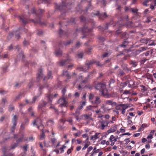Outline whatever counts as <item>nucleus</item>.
<instances>
[{
  "instance_id": "8",
  "label": "nucleus",
  "mask_w": 156,
  "mask_h": 156,
  "mask_svg": "<svg viewBox=\"0 0 156 156\" xmlns=\"http://www.w3.org/2000/svg\"><path fill=\"white\" fill-rule=\"evenodd\" d=\"M67 98H60L58 101V103H59L60 102L62 101H63V102H62V103L60 104L59 105V107H67V104L68 103L67 101H66V99Z\"/></svg>"
},
{
  "instance_id": "50",
  "label": "nucleus",
  "mask_w": 156,
  "mask_h": 156,
  "mask_svg": "<svg viewBox=\"0 0 156 156\" xmlns=\"http://www.w3.org/2000/svg\"><path fill=\"white\" fill-rule=\"evenodd\" d=\"M84 117L86 119H90V120H93L92 118H91L90 116L89 115H84Z\"/></svg>"
},
{
  "instance_id": "47",
  "label": "nucleus",
  "mask_w": 156,
  "mask_h": 156,
  "mask_svg": "<svg viewBox=\"0 0 156 156\" xmlns=\"http://www.w3.org/2000/svg\"><path fill=\"white\" fill-rule=\"evenodd\" d=\"M73 150V147L72 146L71 148L69 149H68L67 151V153L68 155H69V154H70L72 151Z\"/></svg>"
},
{
  "instance_id": "56",
  "label": "nucleus",
  "mask_w": 156,
  "mask_h": 156,
  "mask_svg": "<svg viewBox=\"0 0 156 156\" xmlns=\"http://www.w3.org/2000/svg\"><path fill=\"white\" fill-rule=\"evenodd\" d=\"M51 141L52 145L53 146L55 143L56 142V140L55 138H52L51 139Z\"/></svg>"
},
{
  "instance_id": "57",
  "label": "nucleus",
  "mask_w": 156,
  "mask_h": 156,
  "mask_svg": "<svg viewBox=\"0 0 156 156\" xmlns=\"http://www.w3.org/2000/svg\"><path fill=\"white\" fill-rule=\"evenodd\" d=\"M83 53H80L77 55L78 58H82L83 56Z\"/></svg>"
},
{
  "instance_id": "37",
  "label": "nucleus",
  "mask_w": 156,
  "mask_h": 156,
  "mask_svg": "<svg viewBox=\"0 0 156 156\" xmlns=\"http://www.w3.org/2000/svg\"><path fill=\"white\" fill-rule=\"evenodd\" d=\"M75 20V18H71L68 21V23L75 24L76 23Z\"/></svg>"
},
{
  "instance_id": "32",
  "label": "nucleus",
  "mask_w": 156,
  "mask_h": 156,
  "mask_svg": "<svg viewBox=\"0 0 156 156\" xmlns=\"http://www.w3.org/2000/svg\"><path fill=\"white\" fill-rule=\"evenodd\" d=\"M101 109H103V111H102L101 112L102 113H104L106 112V111H109L110 110V109H108L106 107H105L104 105H103L101 107Z\"/></svg>"
},
{
  "instance_id": "36",
  "label": "nucleus",
  "mask_w": 156,
  "mask_h": 156,
  "mask_svg": "<svg viewBox=\"0 0 156 156\" xmlns=\"http://www.w3.org/2000/svg\"><path fill=\"white\" fill-rule=\"evenodd\" d=\"M86 105V102L83 101L82 102L81 104L80 105V106H79L77 108V109L79 110H81L82 109L83 106H84Z\"/></svg>"
},
{
  "instance_id": "5",
  "label": "nucleus",
  "mask_w": 156,
  "mask_h": 156,
  "mask_svg": "<svg viewBox=\"0 0 156 156\" xmlns=\"http://www.w3.org/2000/svg\"><path fill=\"white\" fill-rule=\"evenodd\" d=\"M18 119L16 115H15L12 120V125L11 126L10 129V131L11 133H13L14 132L16 126L17 124Z\"/></svg>"
},
{
  "instance_id": "13",
  "label": "nucleus",
  "mask_w": 156,
  "mask_h": 156,
  "mask_svg": "<svg viewBox=\"0 0 156 156\" xmlns=\"http://www.w3.org/2000/svg\"><path fill=\"white\" fill-rule=\"evenodd\" d=\"M58 34L59 35V36L60 37H62L64 35H65L66 36H68L69 33L68 32V31H67L66 32H64L62 30L60 29L59 30V32H58Z\"/></svg>"
},
{
  "instance_id": "30",
  "label": "nucleus",
  "mask_w": 156,
  "mask_h": 156,
  "mask_svg": "<svg viewBox=\"0 0 156 156\" xmlns=\"http://www.w3.org/2000/svg\"><path fill=\"white\" fill-rule=\"evenodd\" d=\"M32 108L30 107L28 109V111L30 113L31 116L35 117V116L34 115L35 112L32 110Z\"/></svg>"
},
{
  "instance_id": "52",
  "label": "nucleus",
  "mask_w": 156,
  "mask_h": 156,
  "mask_svg": "<svg viewBox=\"0 0 156 156\" xmlns=\"http://www.w3.org/2000/svg\"><path fill=\"white\" fill-rule=\"evenodd\" d=\"M73 114L75 116H79L80 114V112L78 109H77L75 113Z\"/></svg>"
},
{
  "instance_id": "54",
  "label": "nucleus",
  "mask_w": 156,
  "mask_h": 156,
  "mask_svg": "<svg viewBox=\"0 0 156 156\" xmlns=\"http://www.w3.org/2000/svg\"><path fill=\"white\" fill-rule=\"evenodd\" d=\"M126 36V33H123L121 36V38L123 39L125 38V39H126V38H128V37H127Z\"/></svg>"
},
{
  "instance_id": "28",
  "label": "nucleus",
  "mask_w": 156,
  "mask_h": 156,
  "mask_svg": "<svg viewBox=\"0 0 156 156\" xmlns=\"http://www.w3.org/2000/svg\"><path fill=\"white\" fill-rule=\"evenodd\" d=\"M91 14L94 16H99V19H101V16H102L103 15L102 14L100 13L99 11H97L96 13L92 12Z\"/></svg>"
},
{
  "instance_id": "24",
  "label": "nucleus",
  "mask_w": 156,
  "mask_h": 156,
  "mask_svg": "<svg viewBox=\"0 0 156 156\" xmlns=\"http://www.w3.org/2000/svg\"><path fill=\"white\" fill-rule=\"evenodd\" d=\"M55 53L57 56H61L62 54V51L60 49H58L56 50Z\"/></svg>"
},
{
  "instance_id": "39",
  "label": "nucleus",
  "mask_w": 156,
  "mask_h": 156,
  "mask_svg": "<svg viewBox=\"0 0 156 156\" xmlns=\"http://www.w3.org/2000/svg\"><path fill=\"white\" fill-rule=\"evenodd\" d=\"M72 42V41L70 40L66 42H63L62 43L65 46H67V45L70 44Z\"/></svg>"
},
{
  "instance_id": "43",
  "label": "nucleus",
  "mask_w": 156,
  "mask_h": 156,
  "mask_svg": "<svg viewBox=\"0 0 156 156\" xmlns=\"http://www.w3.org/2000/svg\"><path fill=\"white\" fill-rule=\"evenodd\" d=\"M18 145V144L17 143H15L13 144H12L9 150L10 151L11 149H13L15 148Z\"/></svg>"
},
{
  "instance_id": "64",
  "label": "nucleus",
  "mask_w": 156,
  "mask_h": 156,
  "mask_svg": "<svg viewBox=\"0 0 156 156\" xmlns=\"http://www.w3.org/2000/svg\"><path fill=\"white\" fill-rule=\"evenodd\" d=\"M127 108V107H125V108H122V114H124L125 112L126 109Z\"/></svg>"
},
{
  "instance_id": "48",
  "label": "nucleus",
  "mask_w": 156,
  "mask_h": 156,
  "mask_svg": "<svg viewBox=\"0 0 156 156\" xmlns=\"http://www.w3.org/2000/svg\"><path fill=\"white\" fill-rule=\"evenodd\" d=\"M140 41L141 43H145L146 44H147L148 42V41L147 39H141L140 40Z\"/></svg>"
},
{
  "instance_id": "23",
  "label": "nucleus",
  "mask_w": 156,
  "mask_h": 156,
  "mask_svg": "<svg viewBox=\"0 0 156 156\" xmlns=\"http://www.w3.org/2000/svg\"><path fill=\"white\" fill-rule=\"evenodd\" d=\"M67 62V61L66 60H62L59 62V63L61 66H62L68 64Z\"/></svg>"
},
{
  "instance_id": "55",
  "label": "nucleus",
  "mask_w": 156,
  "mask_h": 156,
  "mask_svg": "<svg viewBox=\"0 0 156 156\" xmlns=\"http://www.w3.org/2000/svg\"><path fill=\"white\" fill-rule=\"evenodd\" d=\"M148 59H147L146 58H144L142 60H140V62L141 64H144V62Z\"/></svg>"
},
{
  "instance_id": "7",
  "label": "nucleus",
  "mask_w": 156,
  "mask_h": 156,
  "mask_svg": "<svg viewBox=\"0 0 156 156\" xmlns=\"http://www.w3.org/2000/svg\"><path fill=\"white\" fill-rule=\"evenodd\" d=\"M14 16L15 17L17 18L20 21H21L23 24L25 25L28 23V20L26 19L23 16H18L16 15H14Z\"/></svg>"
},
{
  "instance_id": "35",
  "label": "nucleus",
  "mask_w": 156,
  "mask_h": 156,
  "mask_svg": "<svg viewBox=\"0 0 156 156\" xmlns=\"http://www.w3.org/2000/svg\"><path fill=\"white\" fill-rule=\"evenodd\" d=\"M66 91V90L65 88H64L62 89V98H67V96H65V94Z\"/></svg>"
},
{
  "instance_id": "16",
  "label": "nucleus",
  "mask_w": 156,
  "mask_h": 156,
  "mask_svg": "<svg viewBox=\"0 0 156 156\" xmlns=\"http://www.w3.org/2000/svg\"><path fill=\"white\" fill-rule=\"evenodd\" d=\"M91 102L93 105L96 104L98 105L101 103V101L100 98L98 96H96L95 97V101H92Z\"/></svg>"
},
{
  "instance_id": "49",
  "label": "nucleus",
  "mask_w": 156,
  "mask_h": 156,
  "mask_svg": "<svg viewBox=\"0 0 156 156\" xmlns=\"http://www.w3.org/2000/svg\"><path fill=\"white\" fill-rule=\"evenodd\" d=\"M34 139V138L33 136H31L28 138V139L27 138H26L25 137L24 139V140H25V141L28 140L29 141H30V140H33Z\"/></svg>"
},
{
  "instance_id": "26",
  "label": "nucleus",
  "mask_w": 156,
  "mask_h": 156,
  "mask_svg": "<svg viewBox=\"0 0 156 156\" xmlns=\"http://www.w3.org/2000/svg\"><path fill=\"white\" fill-rule=\"evenodd\" d=\"M117 74L118 76H122L125 74V73L123 70L121 69H119L117 71Z\"/></svg>"
},
{
  "instance_id": "63",
  "label": "nucleus",
  "mask_w": 156,
  "mask_h": 156,
  "mask_svg": "<svg viewBox=\"0 0 156 156\" xmlns=\"http://www.w3.org/2000/svg\"><path fill=\"white\" fill-rule=\"evenodd\" d=\"M96 63V65L98 66H100L101 67L103 66V65L102 64H101L99 62H97L96 61V62L95 63Z\"/></svg>"
},
{
  "instance_id": "59",
  "label": "nucleus",
  "mask_w": 156,
  "mask_h": 156,
  "mask_svg": "<svg viewBox=\"0 0 156 156\" xmlns=\"http://www.w3.org/2000/svg\"><path fill=\"white\" fill-rule=\"evenodd\" d=\"M94 97V94H90L89 95V98L90 100H92Z\"/></svg>"
},
{
  "instance_id": "27",
  "label": "nucleus",
  "mask_w": 156,
  "mask_h": 156,
  "mask_svg": "<svg viewBox=\"0 0 156 156\" xmlns=\"http://www.w3.org/2000/svg\"><path fill=\"white\" fill-rule=\"evenodd\" d=\"M48 86V85L47 83H45L44 86L43 85H41L40 86L39 88V92H40V94H41L42 93V91L41 90L44 89V87H46Z\"/></svg>"
},
{
  "instance_id": "53",
  "label": "nucleus",
  "mask_w": 156,
  "mask_h": 156,
  "mask_svg": "<svg viewBox=\"0 0 156 156\" xmlns=\"http://www.w3.org/2000/svg\"><path fill=\"white\" fill-rule=\"evenodd\" d=\"M140 87L142 88H141V90L142 91H146L147 90V88L145 87V86L141 85L140 86Z\"/></svg>"
},
{
  "instance_id": "31",
  "label": "nucleus",
  "mask_w": 156,
  "mask_h": 156,
  "mask_svg": "<svg viewBox=\"0 0 156 156\" xmlns=\"http://www.w3.org/2000/svg\"><path fill=\"white\" fill-rule=\"evenodd\" d=\"M153 52V49H151L149 51H147L146 53H144L143 55L144 54L146 56H148L150 53L151 55Z\"/></svg>"
},
{
  "instance_id": "44",
  "label": "nucleus",
  "mask_w": 156,
  "mask_h": 156,
  "mask_svg": "<svg viewBox=\"0 0 156 156\" xmlns=\"http://www.w3.org/2000/svg\"><path fill=\"white\" fill-rule=\"evenodd\" d=\"M130 63L134 67H135L137 65L136 62L135 61H131Z\"/></svg>"
},
{
  "instance_id": "40",
  "label": "nucleus",
  "mask_w": 156,
  "mask_h": 156,
  "mask_svg": "<svg viewBox=\"0 0 156 156\" xmlns=\"http://www.w3.org/2000/svg\"><path fill=\"white\" fill-rule=\"evenodd\" d=\"M44 129H41V134L40 135V138L41 139H42L44 138L45 134L44 132Z\"/></svg>"
},
{
  "instance_id": "60",
  "label": "nucleus",
  "mask_w": 156,
  "mask_h": 156,
  "mask_svg": "<svg viewBox=\"0 0 156 156\" xmlns=\"http://www.w3.org/2000/svg\"><path fill=\"white\" fill-rule=\"evenodd\" d=\"M25 124H24L23 123H22L20 126V129L22 130H23L25 129Z\"/></svg>"
},
{
  "instance_id": "2",
  "label": "nucleus",
  "mask_w": 156,
  "mask_h": 156,
  "mask_svg": "<svg viewBox=\"0 0 156 156\" xmlns=\"http://www.w3.org/2000/svg\"><path fill=\"white\" fill-rule=\"evenodd\" d=\"M45 99L47 101V102L44 100H42L39 103L38 109L39 110H42V109L45 107L47 105H51L52 102V95L50 94H45Z\"/></svg>"
},
{
  "instance_id": "11",
  "label": "nucleus",
  "mask_w": 156,
  "mask_h": 156,
  "mask_svg": "<svg viewBox=\"0 0 156 156\" xmlns=\"http://www.w3.org/2000/svg\"><path fill=\"white\" fill-rule=\"evenodd\" d=\"M43 74L42 70L40 69L38 70V74L37 77V80L38 81L41 79L43 77Z\"/></svg>"
},
{
  "instance_id": "6",
  "label": "nucleus",
  "mask_w": 156,
  "mask_h": 156,
  "mask_svg": "<svg viewBox=\"0 0 156 156\" xmlns=\"http://www.w3.org/2000/svg\"><path fill=\"white\" fill-rule=\"evenodd\" d=\"M93 29V28L89 29L86 25H84L82 28L79 29V31H81L83 34H84L85 33H86L92 31Z\"/></svg>"
},
{
  "instance_id": "4",
  "label": "nucleus",
  "mask_w": 156,
  "mask_h": 156,
  "mask_svg": "<svg viewBox=\"0 0 156 156\" xmlns=\"http://www.w3.org/2000/svg\"><path fill=\"white\" fill-rule=\"evenodd\" d=\"M67 6V4L65 2L62 1L61 5H56V8L57 9L59 10L61 12V15L60 16V18H62L64 19V17L66 16V12L65 10L66 6Z\"/></svg>"
},
{
  "instance_id": "20",
  "label": "nucleus",
  "mask_w": 156,
  "mask_h": 156,
  "mask_svg": "<svg viewBox=\"0 0 156 156\" xmlns=\"http://www.w3.org/2000/svg\"><path fill=\"white\" fill-rule=\"evenodd\" d=\"M106 104L107 105H111L112 106H116V102H113L112 101L110 100L106 101Z\"/></svg>"
},
{
  "instance_id": "25",
  "label": "nucleus",
  "mask_w": 156,
  "mask_h": 156,
  "mask_svg": "<svg viewBox=\"0 0 156 156\" xmlns=\"http://www.w3.org/2000/svg\"><path fill=\"white\" fill-rule=\"evenodd\" d=\"M99 133H97L95 134L94 136H90V140H95L98 138V135L99 134Z\"/></svg>"
},
{
  "instance_id": "22",
  "label": "nucleus",
  "mask_w": 156,
  "mask_h": 156,
  "mask_svg": "<svg viewBox=\"0 0 156 156\" xmlns=\"http://www.w3.org/2000/svg\"><path fill=\"white\" fill-rule=\"evenodd\" d=\"M24 94V92L20 93L14 99V101H16L19 100L21 98L22 96Z\"/></svg>"
},
{
  "instance_id": "58",
  "label": "nucleus",
  "mask_w": 156,
  "mask_h": 156,
  "mask_svg": "<svg viewBox=\"0 0 156 156\" xmlns=\"http://www.w3.org/2000/svg\"><path fill=\"white\" fill-rule=\"evenodd\" d=\"M22 147L23 149V150L25 151L26 152L28 148V145L25 144L24 146Z\"/></svg>"
},
{
  "instance_id": "17",
  "label": "nucleus",
  "mask_w": 156,
  "mask_h": 156,
  "mask_svg": "<svg viewBox=\"0 0 156 156\" xmlns=\"http://www.w3.org/2000/svg\"><path fill=\"white\" fill-rule=\"evenodd\" d=\"M42 122L41 119H40L39 117H37L35 119H34L33 122V124L34 126L35 125H37V124H40L41 123L40 122Z\"/></svg>"
},
{
  "instance_id": "41",
  "label": "nucleus",
  "mask_w": 156,
  "mask_h": 156,
  "mask_svg": "<svg viewBox=\"0 0 156 156\" xmlns=\"http://www.w3.org/2000/svg\"><path fill=\"white\" fill-rule=\"evenodd\" d=\"M129 10L133 12V13H136V14L138 13L137 11L138 10V9H134L133 8H130L129 9Z\"/></svg>"
},
{
  "instance_id": "3",
  "label": "nucleus",
  "mask_w": 156,
  "mask_h": 156,
  "mask_svg": "<svg viewBox=\"0 0 156 156\" xmlns=\"http://www.w3.org/2000/svg\"><path fill=\"white\" fill-rule=\"evenodd\" d=\"M94 87L96 90L99 91L101 95L105 96L106 94L107 90L106 89L105 82H98L95 85Z\"/></svg>"
},
{
  "instance_id": "1",
  "label": "nucleus",
  "mask_w": 156,
  "mask_h": 156,
  "mask_svg": "<svg viewBox=\"0 0 156 156\" xmlns=\"http://www.w3.org/2000/svg\"><path fill=\"white\" fill-rule=\"evenodd\" d=\"M44 12V10L41 9H39L36 12L35 9L34 8H33L31 12H28V13L29 14L32 13L36 15V18L35 20L31 19L30 21L31 22L34 23V24H38L41 26H46L47 24L46 22L42 21L41 20V15Z\"/></svg>"
},
{
  "instance_id": "34",
  "label": "nucleus",
  "mask_w": 156,
  "mask_h": 156,
  "mask_svg": "<svg viewBox=\"0 0 156 156\" xmlns=\"http://www.w3.org/2000/svg\"><path fill=\"white\" fill-rule=\"evenodd\" d=\"M8 149H7L6 147L5 146H4L2 147V151L3 153V156H7V155L5 154L6 152L7 151Z\"/></svg>"
},
{
  "instance_id": "51",
  "label": "nucleus",
  "mask_w": 156,
  "mask_h": 156,
  "mask_svg": "<svg viewBox=\"0 0 156 156\" xmlns=\"http://www.w3.org/2000/svg\"><path fill=\"white\" fill-rule=\"evenodd\" d=\"M81 134V132L80 131H78L76 133H75L73 134L76 137L79 136H80Z\"/></svg>"
},
{
  "instance_id": "18",
  "label": "nucleus",
  "mask_w": 156,
  "mask_h": 156,
  "mask_svg": "<svg viewBox=\"0 0 156 156\" xmlns=\"http://www.w3.org/2000/svg\"><path fill=\"white\" fill-rule=\"evenodd\" d=\"M17 32V31H13L9 32V34L7 36V39L9 40H10L12 38L14 34H15Z\"/></svg>"
},
{
  "instance_id": "46",
  "label": "nucleus",
  "mask_w": 156,
  "mask_h": 156,
  "mask_svg": "<svg viewBox=\"0 0 156 156\" xmlns=\"http://www.w3.org/2000/svg\"><path fill=\"white\" fill-rule=\"evenodd\" d=\"M110 55V54L109 53L105 52L102 55V56L103 58H105L108 56L109 55Z\"/></svg>"
},
{
  "instance_id": "14",
  "label": "nucleus",
  "mask_w": 156,
  "mask_h": 156,
  "mask_svg": "<svg viewBox=\"0 0 156 156\" xmlns=\"http://www.w3.org/2000/svg\"><path fill=\"white\" fill-rule=\"evenodd\" d=\"M101 129H104L105 127V125H108L109 123V122L106 120H103L101 122Z\"/></svg>"
},
{
  "instance_id": "10",
  "label": "nucleus",
  "mask_w": 156,
  "mask_h": 156,
  "mask_svg": "<svg viewBox=\"0 0 156 156\" xmlns=\"http://www.w3.org/2000/svg\"><path fill=\"white\" fill-rule=\"evenodd\" d=\"M96 62V61L94 60L89 61H87L85 63V65L87 66V69L88 70L89 68H90V65H92L93 64L95 63Z\"/></svg>"
},
{
  "instance_id": "62",
  "label": "nucleus",
  "mask_w": 156,
  "mask_h": 156,
  "mask_svg": "<svg viewBox=\"0 0 156 156\" xmlns=\"http://www.w3.org/2000/svg\"><path fill=\"white\" fill-rule=\"evenodd\" d=\"M34 84V83L33 82L31 81H30L28 85V87L29 88H31V87L33 86Z\"/></svg>"
},
{
  "instance_id": "29",
  "label": "nucleus",
  "mask_w": 156,
  "mask_h": 156,
  "mask_svg": "<svg viewBox=\"0 0 156 156\" xmlns=\"http://www.w3.org/2000/svg\"><path fill=\"white\" fill-rule=\"evenodd\" d=\"M125 106V104H119L116 106L115 108L116 110H120L121 109L120 107H121L122 108H124Z\"/></svg>"
},
{
  "instance_id": "42",
  "label": "nucleus",
  "mask_w": 156,
  "mask_h": 156,
  "mask_svg": "<svg viewBox=\"0 0 156 156\" xmlns=\"http://www.w3.org/2000/svg\"><path fill=\"white\" fill-rule=\"evenodd\" d=\"M80 22L85 23L86 22V19L85 17L83 16H81L80 17Z\"/></svg>"
},
{
  "instance_id": "12",
  "label": "nucleus",
  "mask_w": 156,
  "mask_h": 156,
  "mask_svg": "<svg viewBox=\"0 0 156 156\" xmlns=\"http://www.w3.org/2000/svg\"><path fill=\"white\" fill-rule=\"evenodd\" d=\"M53 78V76L52 75L51 71H48L47 73V76H45L43 78V80H48L52 79Z\"/></svg>"
},
{
  "instance_id": "19",
  "label": "nucleus",
  "mask_w": 156,
  "mask_h": 156,
  "mask_svg": "<svg viewBox=\"0 0 156 156\" xmlns=\"http://www.w3.org/2000/svg\"><path fill=\"white\" fill-rule=\"evenodd\" d=\"M116 126L115 125L114 126H112L111 128L107 131V132L108 133H110L115 132L117 129Z\"/></svg>"
},
{
  "instance_id": "45",
  "label": "nucleus",
  "mask_w": 156,
  "mask_h": 156,
  "mask_svg": "<svg viewBox=\"0 0 156 156\" xmlns=\"http://www.w3.org/2000/svg\"><path fill=\"white\" fill-rule=\"evenodd\" d=\"M66 148V146L64 145H63L62 146V147H61L59 148L60 150L61 151V153H62L64 152V149H65Z\"/></svg>"
},
{
  "instance_id": "33",
  "label": "nucleus",
  "mask_w": 156,
  "mask_h": 156,
  "mask_svg": "<svg viewBox=\"0 0 156 156\" xmlns=\"http://www.w3.org/2000/svg\"><path fill=\"white\" fill-rule=\"evenodd\" d=\"M24 137V135L23 134H22L21 135V136L17 140H16V143L18 144L19 143L23 141V139Z\"/></svg>"
},
{
  "instance_id": "21",
  "label": "nucleus",
  "mask_w": 156,
  "mask_h": 156,
  "mask_svg": "<svg viewBox=\"0 0 156 156\" xmlns=\"http://www.w3.org/2000/svg\"><path fill=\"white\" fill-rule=\"evenodd\" d=\"M20 55L22 56V60L23 61V62L25 63V66H27V65H28V64H29V62L27 61H25L24 60V58H25V55H23V53H20Z\"/></svg>"
},
{
  "instance_id": "61",
  "label": "nucleus",
  "mask_w": 156,
  "mask_h": 156,
  "mask_svg": "<svg viewBox=\"0 0 156 156\" xmlns=\"http://www.w3.org/2000/svg\"><path fill=\"white\" fill-rule=\"evenodd\" d=\"M39 96H35L33 97L32 98V101L31 102L32 103H35V101L37 99V98Z\"/></svg>"
},
{
  "instance_id": "38",
  "label": "nucleus",
  "mask_w": 156,
  "mask_h": 156,
  "mask_svg": "<svg viewBox=\"0 0 156 156\" xmlns=\"http://www.w3.org/2000/svg\"><path fill=\"white\" fill-rule=\"evenodd\" d=\"M14 109V107L12 105H9L8 108V111L9 112H11L12 110Z\"/></svg>"
},
{
  "instance_id": "15",
  "label": "nucleus",
  "mask_w": 156,
  "mask_h": 156,
  "mask_svg": "<svg viewBox=\"0 0 156 156\" xmlns=\"http://www.w3.org/2000/svg\"><path fill=\"white\" fill-rule=\"evenodd\" d=\"M77 69L79 70L80 71H82L84 72H86L88 70L86 67L82 66H78Z\"/></svg>"
},
{
  "instance_id": "9",
  "label": "nucleus",
  "mask_w": 156,
  "mask_h": 156,
  "mask_svg": "<svg viewBox=\"0 0 156 156\" xmlns=\"http://www.w3.org/2000/svg\"><path fill=\"white\" fill-rule=\"evenodd\" d=\"M128 39V38H126L124 39L122 44L118 47L117 48H119L122 47L125 48L129 43V42L127 40Z\"/></svg>"
}]
</instances>
